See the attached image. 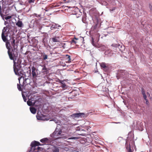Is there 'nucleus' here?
I'll return each mask as SVG.
<instances>
[{
    "instance_id": "obj_12",
    "label": "nucleus",
    "mask_w": 152,
    "mask_h": 152,
    "mask_svg": "<svg viewBox=\"0 0 152 152\" xmlns=\"http://www.w3.org/2000/svg\"><path fill=\"white\" fill-rule=\"evenodd\" d=\"M28 84L30 85V80L28 78H25V79H23V85L22 86H26Z\"/></svg>"
},
{
    "instance_id": "obj_35",
    "label": "nucleus",
    "mask_w": 152,
    "mask_h": 152,
    "mask_svg": "<svg viewBox=\"0 0 152 152\" xmlns=\"http://www.w3.org/2000/svg\"><path fill=\"white\" fill-rule=\"evenodd\" d=\"M101 4L102 5H105V6L107 5V2H106L105 1H101Z\"/></svg>"
},
{
    "instance_id": "obj_45",
    "label": "nucleus",
    "mask_w": 152,
    "mask_h": 152,
    "mask_svg": "<svg viewBox=\"0 0 152 152\" xmlns=\"http://www.w3.org/2000/svg\"><path fill=\"white\" fill-rule=\"evenodd\" d=\"M35 16H36L37 17H40V16L41 15H38L36 14H35Z\"/></svg>"
},
{
    "instance_id": "obj_18",
    "label": "nucleus",
    "mask_w": 152,
    "mask_h": 152,
    "mask_svg": "<svg viewBox=\"0 0 152 152\" xmlns=\"http://www.w3.org/2000/svg\"><path fill=\"white\" fill-rule=\"evenodd\" d=\"M16 25L18 27L20 28L23 27V25L22 23V21L18 20L17 22L16 23Z\"/></svg>"
},
{
    "instance_id": "obj_16",
    "label": "nucleus",
    "mask_w": 152,
    "mask_h": 152,
    "mask_svg": "<svg viewBox=\"0 0 152 152\" xmlns=\"http://www.w3.org/2000/svg\"><path fill=\"white\" fill-rule=\"evenodd\" d=\"M100 65L101 68H103L104 69L108 68L107 65L104 62H102L100 63Z\"/></svg>"
},
{
    "instance_id": "obj_22",
    "label": "nucleus",
    "mask_w": 152,
    "mask_h": 152,
    "mask_svg": "<svg viewBox=\"0 0 152 152\" xmlns=\"http://www.w3.org/2000/svg\"><path fill=\"white\" fill-rule=\"evenodd\" d=\"M9 9L8 7H4L3 9V12L5 14H7L9 13Z\"/></svg>"
},
{
    "instance_id": "obj_19",
    "label": "nucleus",
    "mask_w": 152,
    "mask_h": 152,
    "mask_svg": "<svg viewBox=\"0 0 152 152\" xmlns=\"http://www.w3.org/2000/svg\"><path fill=\"white\" fill-rule=\"evenodd\" d=\"M86 13H83V16L82 18V20L83 22L84 23H86Z\"/></svg>"
},
{
    "instance_id": "obj_33",
    "label": "nucleus",
    "mask_w": 152,
    "mask_h": 152,
    "mask_svg": "<svg viewBox=\"0 0 152 152\" xmlns=\"http://www.w3.org/2000/svg\"><path fill=\"white\" fill-rule=\"evenodd\" d=\"M66 56L67 57V59L68 62H71L70 56L68 55H66Z\"/></svg>"
},
{
    "instance_id": "obj_10",
    "label": "nucleus",
    "mask_w": 152,
    "mask_h": 152,
    "mask_svg": "<svg viewBox=\"0 0 152 152\" xmlns=\"http://www.w3.org/2000/svg\"><path fill=\"white\" fill-rule=\"evenodd\" d=\"M71 116L73 118L79 117H84L85 116V114L84 113H75L72 115Z\"/></svg>"
},
{
    "instance_id": "obj_42",
    "label": "nucleus",
    "mask_w": 152,
    "mask_h": 152,
    "mask_svg": "<svg viewBox=\"0 0 152 152\" xmlns=\"http://www.w3.org/2000/svg\"><path fill=\"white\" fill-rule=\"evenodd\" d=\"M59 80V83L61 84H62V83H64V80Z\"/></svg>"
},
{
    "instance_id": "obj_50",
    "label": "nucleus",
    "mask_w": 152,
    "mask_h": 152,
    "mask_svg": "<svg viewBox=\"0 0 152 152\" xmlns=\"http://www.w3.org/2000/svg\"><path fill=\"white\" fill-rule=\"evenodd\" d=\"M119 48H118L119 49H120L122 47V45H120L119 44Z\"/></svg>"
},
{
    "instance_id": "obj_2",
    "label": "nucleus",
    "mask_w": 152,
    "mask_h": 152,
    "mask_svg": "<svg viewBox=\"0 0 152 152\" xmlns=\"http://www.w3.org/2000/svg\"><path fill=\"white\" fill-rule=\"evenodd\" d=\"M94 24L91 28V31L93 32H97L100 28L102 23L101 19L95 16L92 18Z\"/></svg>"
},
{
    "instance_id": "obj_43",
    "label": "nucleus",
    "mask_w": 152,
    "mask_h": 152,
    "mask_svg": "<svg viewBox=\"0 0 152 152\" xmlns=\"http://www.w3.org/2000/svg\"><path fill=\"white\" fill-rule=\"evenodd\" d=\"M123 139L122 137H119L118 138V140L119 141H120L121 140H122Z\"/></svg>"
},
{
    "instance_id": "obj_29",
    "label": "nucleus",
    "mask_w": 152,
    "mask_h": 152,
    "mask_svg": "<svg viewBox=\"0 0 152 152\" xmlns=\"http://www.w3.org/2000/svg\"><path fill=\"white\" fill-rule=\"evenodd\" d=\"M119 46H120L119 44H113L111 45L112 47L118 48H119Z\"/></svg>"
},
{
    "instance_id": "obj_52",
    "label": "nucleus",
    "mask_w": 152,
    "mask_h": 152,
    "mask_svg": "<svg viewBox=\"0 0 152 152\" xmlns=\"http://www.w3.org/2000/svg\"><path fill=\"white\" fill-rule=\"evenodd\" d=\"M7 23H8V22H7L6 21H5V22H4V24L5 25H6Z\"/></svg>"
},
{
    "instance_id": "obj_5",
    "label": "nucleus",
    "mask_w": 152,
    "mask_h": 152,
    "mask_svg": "<svg viewBox=\"0 0 152 152\" xmlns=\"http://www.w3.org/2000/svg\"><path fill=\"white\" fill-rule=\"evenodd\" d=\"M127 74V72L124 70H119L116 73V76L117 79H119L120 78H123L126 77Z\"/></svg>"
},
{
    "instance_id": "obj_8",
    "label": "nucleus",
    "mask_w": 152,
    "mask_h": 152,
    "mask_svg": "<svg viewBox=\"0 0 152 152\" xmlns=\"http://www.w3.org/2000/svg\"><path fill=\"white\" fill-rule=\"evenodd\" d=\"M7 28L4 27L2 30L1 34V38L4 42H6L7 40V37L8 36V31H7Z\"/></svg>"
},
{
    "instance_id": "obj_37",
    "label": "nucleus",
    "mask_w": 152,
    "mask_h": 152,
    "mask_svg": "<svg viewBox=\"0 0 152 152\" xmlns=\"http://www.w3.org/2000/svg\"><path fill=\"white\" fill-rule=\"evenodd\" d=\"M18 1L19 3V4L21 5H23L25 4L23 3V1H21L20 0H18Z\"/></svg>"
},
{
    "instance_id": "obj_20",
    "label": "nucleus",
    "mask_w": 152,
    "mask_h": 152,
    "mask_svg": "<svg viewBox=\"0 0 152 152\" xmlns=\"http://www.w3.org/2000/svg\"><path fill=\"white\" fill-rule=\"evenodd\" d=\"M60 27L61 26L59 25H58V24L55 23V24H53L50 27V28L51 30H53V29H56L57 28V27Z\"/></svg>"
},
{
    "instance_id": "obj_1",
    "label": "nucleus",
    "mask_w": 152,
    "mask_h": 152,
    "mask_svg": "<svg viewBox=\"0 0 152 152\" xmlns=\"http://www.w3.org/2000/svg\"><path fill=\"white\" fill-rule=\"evenodd\" d=\"M15 39L14 37H12L9 40L6 42V46L8 49L7 53L11 60H13V57H18V46L15 44Z\"/></svg>"
},
{
    "instance_id": "obj_30",
    "label": "nucleus",
    "mask_w": 152,
    "mask_h": 152,
    "mask_svg": "<svg viewBox=\"0 0 152 152\" xmlns=\"http://www.w3.org/2000/svg\"><path fill=\"white\" fill-rule=\"evenodd\" d=\"M13 0H4L5 3L7 2V4H10L13 2Z\"/></svg>"
},
{
    "instance_id": "obj_40",
    "label": "nucleus",
    "mask_w": 152,
    "mask_h": 152,
    "mask_svg": "<svg viewBox=\"0 0 152 152\" xmlns=\"http://www.w3.org/2000/svg\"><path fill=\"white\" fill-rule=\"evenodd\" d=\"M71 43H74L75 44H76L77 42L75 41L74 39H72V40L71 42Z\"/></svg>"
},
{
    "instance_id": "obj_26",
    "label": "nucleus",
    "mask_w": 152,
    "mask_h": 152,
    "mask_svg": "<svg viewBox=\"0 0 152 152\" xmlns=\"http://www.w3.org/2000/svg\"><path fill=\"white\" fill-rule=\"evenodd\" d=\"M91 43L94 46L96 47H97V45L94 43V39L93 38H91Z\"/></svg>"
},
{
    "instance_id": "obj_44",
    "label": "nucleus",
    "mask_w": 152,
    "mask_h": 152,
    "mask_svg": "<svg viewBox=\"0 0 152 152\" xmlns=\"http://www.w3.org/2000/svg\"><path fill=\"white\" fill-rule=\"evenodd\" d=\"M143 97L144 99H146V98H147V96H146V94L143 95Z\"/></svg>"
},
{
    "instance_id": "obj_14",
    "label": "nucleus",
    "mask_w": 152,
    "mask_h": 152,
    "mask_svg": "<svg viewBox=\"0 0 152 152\" xmlns=\"http://www.w3.org/2000/svg\"><path fill=\"white\" fill-rule=\"evenodd\" d=\"M36 70V68L34 67V66H33L31 67V70H32V77L33 78L36 77L37 76V75L35 72Z\"/></svg>"
},
{
    "instance_id": "obj_39",
    "label": "nucleus",
    "mask_w": 152,
    "mask_h": 152,
    "mask_svg": "<svg viewBox=\"0 0 152 152\" xmlns=\"http://www.w3.org/2000/svg\"><path fill=\"white\" fill-rule=\"evenodd\" d=\"M42 70H43V72H46L47 70V68L45 66H44L42 68Z\"/></svg>"
},
{
    "instance_id": "obj_11",
    "label": "nucleus",
    "mask_w": 152,
    "mask_h": 152,
    "mask_svg": "<svg viewBox=\"0 0 152 152\" xmlns=\"http://www.w3.org/2000/svg\"><path fill=\"white\" fill-rule=\"evenodd\" d=\"M53 139L52 138L50 137L48 138H44L41 139L40 140V141L42 143L45 142H51L53 141Z\"/></svg>"
},
{
    "instance_id": "obj_59",
    "label": "nucleus",
    "mask_w": 152,
    "mask_h": 152,
    "mask_svg": "<svg viewBox=\"0 0 152 152\" xmlns=\"http://www.w3.org/2000/svg\"><path fill=\"white\" fill-rule=\"evenodd\" d=\"M147 94H149V95H150V94H149V93L148 92L147 93Z\"/></svg>"
},
{
    "instance_id": "obj_49",
    "label": "nucleus",
    "mask_w": 152,
    "mask_h": 152,
    "mask_svg": "<svg viewBox=\"0 0 152 152\" xmlns=\"http://www.w3.org/2000/svg\"><path fill=\"white\" fill-rule=\"evenodd\" d=\"M145 104L147 105H148L149 104V102H148V101H146L145 102Z\"/></svg>"
},
{
    "instance_id": "obj_13",
    "label": "nucleus",
    "mask_w": 152,
    "mask_h": 152,
    "mask_svg": "<svg viewBox=\"0 0 152 152\" xmlns=\"http://www.w3.org/2000/svg\"><path fill=\"white\" fill-rule=\"evenodd\" d=\"M17 57H14V59L12 60H13V66L14 65V63H15V66L17 69L18 68V69H21V65H20V64H19L18 63H17L15 62Z\"/></svg>"
},
{
    "instance_id": "obj_4",
    "label": "nucleus",
    "mask_w": 152,
    "mask_h": 152,
    "mask_svg": "<svg viewBox=\"0 0 152 152\" xmlns=\"http://www.w3.org/2000/svg\"><path fill=\"white\" fill-rule=\"evenodd\" d=\"M42 144H40L39 142L35 141L32 142L31 144V148L29 152H36V149L39 150L40 148L38 146L42 145Z\"/></svg>"
},
{
    "instance_id": "obj_31",
    "label": "nucleus",
    "mask_w": 152,
    "mask_h": 152,
    "mask_svg": "<svg viewBox=\"0 0 152 152\" xmlns=\"http://www.w3.org/2000/svg\"><path fill=\"white\" fill-rule=\"evenodd\" d=\"M78 138H79L77 137H71L68 138V139L76 140H77Z\"/></svg>"
},
{
    "instance_id": "obj_7",
    "label": "nucleus",
    "mask_w": 152,
    "mask_h": 152,
    "mask_svg": "<svg viewBox=\"0 0 152 152\" xmlns=\"http://www.w3.org/2000/svg\"><path fill=\"white\" fill-rule=\"evenodd\" d=\"M14 71L15 74L18 76H21L23 75L26 76L25 73L24 72V71L22 69H17L15 66V63H14Z\"/></svg>"
},
{
    "instance_id": "obj_54",
    "label": "nucleus",
    "mask_w": 152,
    "mask_h": 152,
    "mask_svg": "<svg viewBox=\"0 0 152 152\" xmlns=\"http://www.w3.org/2000/svg\"><path fill=\"white\" fill-rule=\"evenodd\" d=\"M113 123H116V124H118V123H120V122H113Z\"/></svg>"
},
{
    "instance_id": "obj_47",
    "label": "nucleus",
    "mask_w": 152,
    "mask_h": 152,
    "mask_svg": "<svg viewBox=\"0 0 152 152\" xmlns=\"http://www.w3.org/2000/svg\"><path fill=\"white\" fill-rule=\"evenodd\" d=\"M51 121H54L56 122V123H58V122L56 121H57V120H56V119H53Z\"/></svg>"
},
{
    "instance_id": "obj_58",
    "label": "nucleus",
    "mask_w": 152,
    "mask_h": 152,
    "mask_svg": "<svg viewBox=\"0 0 152 152\" xmlns=\"http://www.w3.org/2000/svg\"><path fill=\"white\" fill-rule=\"evenodd\" d=\"M58 31V30H57V31H56V32H57V33Z\"/></svg>"
},
{
    "instance_id": "obj_6",
    "label": "nucleus",
    "mask_w": 152,
    "mask_h": 152,
    "mask_svg": "<svg viewBox=\"0 0 152 152\" xmlns=\"http://www.w3.org/2000/svg\"><path fill=\"white\" fill-rule=\"evenodd\" d=\"M61 133L62 131L61 130H59L58 129H56L54 132L50 134V137L52 138H53L55 137H58L57 138H62L64 139H66L67 138V137L64 136L62 137H58L59 135H61Z\"/></svg>"
},
{
    "instance_id": "obj_32",
    "label": "nucleus",
    "mask_w": 152,
    "mask_h": 152,
    "mask_svg": "<svg viewBox=\"0 0 152 152\" xmlns=\"http://www.w3.org/2000/svg\"><path fill=\"white\" fill-rule=\"evenodd\" d=\"M17 88L19 91H22V89L20 85H19L18 83L17 84Z\"/></svg>"
},
{
    "instance_id": "obj_57",
    "label": "nucleus",
    "mask_w": 152,
    "mask_h": 152,
    "mask_svg": "<svg viewBox=\"0 0 152 152\" xmlns=\"http://www.w3.org/2000/svg\"><path fill=\"white\" fill-rule=\"evenodd\" d=\"M115 10V9L114 8V9H113L112 10V11H113V10Z\"/></svg>"
},
{
    "instance_id": "obj_24",
    "label": "nucleus",
    "mask_w": 152,
    "mask_h": 152,
    "mask_svg": "<svg viewBox=\"0 0 152 152\" xmlns=\"http://www.w3.org/2000/svg\"><path fill=\"white\" fill-rule=\"evenodd\" d=\"M59 38L58 37H54L52 38V41L53 42H59L58 39Z\"/></svg>"
},
{
    "instance_id": "obj_9",
    "label": "nucleus",
    "mask_w": 152,
    "mask_h": 152,
    "mask_svg": "<svg viewBox=\"0 0 152 152\" xmlns=\"http://www.w3.org/2000/svg\"><path fill=\"white\" fill-rule=\"evenodd\" d=\"M75 130L77 132L76 134L78 135H80L82 136H84L86 135V134L84 133L86 132L85 130L81 129L79 126H78L76 128Z\"/></svg>"
},
{
    "instance_id": "obj_23",
    "label": "nucleus",
    "mask_w": 152,
    "mask_h": 152,
    "mask_svg": "<svg viewBox=\"0 0 152 152\" xmlns=\"http://www.w3.org/2000/svg\"><path fill=\"white\" fill-rule=\"evenodd\" d=\"M59 148L57 146L54 147L52 149L53 152H59Z\"/></svg>"
},
{
    "instance_id": "obj_17",
    "label": "nucleus",
    "mask_w": 152,
    "mask_h": 152,
    "mask_svg": "<svg viewBox=\"0 0 152 152\" xmlns=\"http://www.w3.org/2000/svg\"><path fill=\"white\" fill-rule=\"evenodd\" d=\"M37 119L38 120L44 121L45 119V117L42 116V115H36Z\"/></svg>"
},
{
    "instance_id": "obj_3",
    "label": "nucleus",
    "mask_w": 152,
    "mask_h": 152,
    "mask_svg": "<svg viewBox=\"0 0 152 152\" xmlns=\"http://www.w3.org/2000/svg\"><path fill=\"white\" fill-rule=\"evenodd\" d=\"M128 137L126 140V145L129 144V147L128 152H133L131 148V145H132L134 144L133 141L134 136L133 133L132 131L130 132L128 135Z\"/></svg>"
},
{
    "instance_id": "obj_51",
    "label": "nucleus",
    "mask_w": 152,
    "mask_h": 152,
    "mask_svg": "<svg viewBox=\"0 0 152 152\" xmlns=\"http://www.w3.org/2000/svg\"><path fill=\"white\" fill-rule=\"evenodd\" d=\"M96 35H97V36L99 37H100V35H99V33H97V34H96Z\"/></svg>"
},
{
    "instance_id": "obj_15",
    "label": "nucleus",
    "mask_w": 152,
    "mask_h": 152,
    "mask_svg": "<svg viewBox=\"0 0 152 152\" xmlns=\"http://www.w3.org/2000/svg\"><path fill=\"white\" fill-rule=\"evenodd\" d=\"M36 102L35 101H33L31 99H29L27 101V104L29 106H31L34 105Z\"/></svg>"
},
{
    "instance_id": "obj_41",
    "label": "nucleus",
    "mask_w": 152,
    "mask_h": 152,
    "mask_svg": "<svg viewBox=\"0 0 152 152\" xmlns=\"http://www.w3.org/2000/svg\"><path fill=\"white\" fill-rule=\"evenodd\" d=\"M35 0H28V2L29 3H31L34 2Z\"/></svg>"
},
{
    "instance_id": "obj_34",
    "label": "nucleus",
    "mask_w": 152,
    "mask_h": 152,
    "mask_svg": "<svg viewBox=\"0 0 152 152\" xmlns=\"http://www.w3.org/2000/svg\"><path fill=\"white\" fill-rule=\"evenodd\" d=\"M66 86L65 84V83H62V84H61V87L64 88V89H65L66 88Z\"/></svg>"
},
{
    "instance_id": "obj_53",
    "label": "nucleus",
    "mask_w": 152,
    "mask_h": 152,
    "mask_svg": "<svg viewBox=\"0 0 152 152\" xmlns=\"http://www.w3.org/2000/svg\"><path fill=\"white\" fill-rule=\"evenodd\" d=\"M20 78H18V80L19 81V83H20Z\"/></svg>"
},
{
    "instance_id": "obj_56",
    "label": "nucleus",
    "mask_w": 152,
    "mask_h": 152,
    "mask_svg": "<svg viewBox=\"0 0 152 152\" xmlns=\"http://www.w3.org/2000/svg\"><path fill=\"white\" fill-rule=\"evenodd\" d=\"M144 99L146 101H148V100L147 99V98H146V99Z\"/></svg>"
},
{
    "instance_id": "obj_25",
    "label": "nucleus",
    "mask_w": 152,
    "mask_h": 152,
    "mask_svg": "<svg viewBox=\"0 0 152 152\" xmlns=\"http://www.w3.org/2000/svg\"><path fill=\"white\" fill-rule=\"evenodd\" d=\"M1 14L2 15V17H2L1 16V17L2 18V19L3 20H4V18H5V19L6 20H7L8 19H10L11 18V17L10 16H5V17H4V16L3 15L2 13H1Z\"/></svg>"
},
{
    "instance_id": "obj_48",
    "label": "nucleus",
    "mask_w": 152,
    "mask_h": 152,
    "mask_svg": "<svg viewBox=\"0 0 152 152\" xmlns=\"http://www.w3.org/2000/svg\"><path fill=\"white\" fill-rule=\"evenodd\" d=\"M44 39H45V38H44V39H43L42 42L44 43V46H46V44H45V42L44 40Z\"/></svg>"
},
{
    "instance_id": "obj_38",
    "label": "nucleus",
    "mask_w": 152,
    "mask_h": 152,
    "mask_svg": "<svg viewBox=\"0 0 152 152\" xmlns=\"http://www.w3.org/2000/svg\"><path fill=\"white\" fill-rule=\"evenodd\" d=\"M22 97H23V100H24V101L25 102H26V100H27V99L26 98L25 96L24 95H23V94H22Z\"/></svg>"
},
{
    "instance_id": "obj_28",
    "label": "nucleus",
    "mask_w": 152,
    "mask_h": 152,
    "mask_svg": "<svg viewBox=\"0 0 152 152\" xmlns=\"http://www.w3.org/2000/svg\"><path fill=\"white\" fill-rule=\"evenodd\" d=\"M42 58L43 60H45L48 58V55L46 54L45 53L42 54Z\"/></svg>"
},
{
    "instance_id": "obj_55",
    "label": "nucleus",
    "mask_w": 152,
    "mask_h": 152,
    "mask_svg": "<svg viewBox=\"0 0 152 152\" xmlns=\"http://www.w3.org/2000/svg\"><path fill=\"white\" fill-rule=\"evenodd\" d=\"M31 70H30V72L29 73L30 75H29L31 76Z\"/></svg>"
},
{
    "instance_id": "obj_36",
    "label": "nucleus",
    "mask_w": 152,
    "mask_h": 152,
    "mask_svg": "<svg viewBox=\"0 0 152 152\" xmlns=\"http://www.w3.org/2000/svg\"><path fill=\"white\" fill-rule=\"evenodd\" d=\"M141 91L142 93V95H144L145 94V91L144 89L143 88H142L141 89Z\"/></svg>"
},
{
    "instance_id": "obj_46",
    "label": "nucleus",
    "mask_w": 152,
    "mask_h": 152,
    "mask_svg": "<svg viewBox=\"0 0 152 152\" xmlns=\"http://www.w3.org/2000/svg\"><path fill=\"white\" fill-rule=\"evenodd\" d=\"M149 8L150 9L151 11H152V6L151 5H149Z\"/></svg>"
},
{
    "instance_id": "obj_27",
    "label": "nucleus",
    "mask_w": 152,
    "mask_h": 152,
    "mask_svg": "<svg viewBox=\"0 0 152 152\" xmlns=\"http://www.w3.org/2000/svg\"><path fill=\"white\" fill-rule=\"evenodd\" d=\"M91 43L94 46L96 47H97V45L94 43V39L93 38H91Z\"/></svg>"
},
{
    "instance_id": "obj_21",
    "label": "nucleus",
    "mask_w": 152,
    "mask_h": 152,
    "mask_svg": "<svg viewBox=\"0 0 152 152\" xmlns=\"http://www.w3.org/2000/svg\"><path fill=\"white\" fill-rule=\"evenodd\" d=\"M30 110L31 112L33 114H35L37 112L36 109L34 107H30Z\"/></svg>"
}]
</instances>
